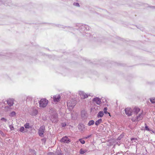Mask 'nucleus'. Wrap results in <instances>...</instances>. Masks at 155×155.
<instances>
[{
    "mask_svg": "<svg viewBox=\"0 0 155 155\" xmlns=\"http://www.w3.org/2000/svg\"><path fill=\"white\" fill-rule=\"evenodd\" d=\"M48 103V100L45 98H42L39 101V107H40L44 108L45 107Z\"/></svg>",
    "mask_w": 155,
    "mask_h": 155,
    "instance_id": "f257e3e1",
    "label": "nucleus"
},
{
    "mask_svg": "<svg viewBox=\"0 0 155 155\" xmlns=\"http://www.w3.org/2000/svg\"><path fill=\"white\" fill-rule=\"evenodd\" d=\"M45 127L44 126H41L38 130V134L40 136L42 137L44 136V133L45 130Z\"/></svg>",
    "mask_w": 155,
    "mask_h": 155,
    "instance_id": "f03ea898",
    "label": "nucleus"
},
{
    "mask_svg": "<svg viewBox=\"0 0 155 155\" xmlns=\"http://www.w3.org/2000/svg\"><path fill=\"white\" fill-rule=\"evenodd\" d=\"M51 121L53 123L58 122V118L57 114H55L52 116Z\"/></svg>",
    "mask_w": 155,
    "mask_h": 155,
    "instance_id": "7ed1b4c3",
    "label": "nucleus"
},
{
    "mask_svg": "<svg viewBox=\"0 0 155 155\" xmlns=\"http://www.w3.org/2000/svg\"><path fill=\"white\" fill-rule=\"evenodd\" d=\"M61 141L64 143H68L71 142V140L65 136L61 139Z\"/></svg>",
    "mask_w": 155,
    "mask_h": 155,
    "instance_id": "20e7f679",
    "label": "nucleus"
},
{
    "mask_svg": "<svg viewBox=\"0 0 155 155\" xmlns=\"http://www.w3.org/2000/svg\"><path fill=\"white\" fill-rule=\"evenodd\" d=\"M131 110L130 108L127 107L125 109V113L128 116H130L131 114Z\"/></svg>",
    "mask_w": 155,
    "mask_h": 155,
    "instance_id": "39448f33",
    "label": "nucleus"
},
{
    "mask_svg": "<svg viewBox=\"0 0 155 155\" xmlns=\"http://www.w3.org/2000/svg\"><path fill=\"white\" fill-rule=\"evenodd\" d=\"M67 104L68 106L70 107H73L75 105V103L74 101H68L67 102Z\"/></svg>",
    "mask_w": 155,
    "mask_h": 155,
    "instance_id": "423d86ee",
    "label": "nucleus"
},
{
    "mask_svg": "<svg viewBox=\"0 0 155 155\" xmlns=\"http://www.w3.org/2000/svg\"><path fill=\"white\" fill-rule=\"evenodd\" d=\"M8 105L11 107L14 104V100L13 99L10 98L7 101Z\"/></svg>",
    "mask_w": 155,
    "mask_h": 155,
    "instance_id": "0eeeda50",
    "label": "nucleus"
},
{
    "mask_svg": "<svg viewBox=\"0 0 155 155\" xmlns=\"http://www.w3.org/2000/svg\"><path fill=\"white\" fill-rule=\"evenodd\" d=\"M79 94L80 95L81 97L82 98L85 99L88 97L87 95L83 91H80L79 92Z\"/></svg>",
    "mask_w": 155,
    "mask_h": 155,
    "instance_id": "6e6552de",
    "label": "nucleus"
},
{
    "mask_svg": "<svg viewBox=\"0 0 155 155\" xmlns=\"http://www.w3.org/2000/svg\"><path fill=\"white\" fill-rule=\"evenodd\" d=\"M80 25L81 27V28L82 30H83L84 31L85 30H88L89 29V27L87 25L84 24H80Z\"/></svg>",
    "mask_w": 155,
    "mask_h": 155,
    "instance_id": "1a4fd4ad",
    "label": "nucleus"
},
{
    "mask_svg": "<svg viewBox=\"0 0 155 155\" xmlns=\"http://www.w3.org/2000/svg\"><path fill=\"white\" fill-rule=\"evenodd\" d=\"M93 101L94 103H96L97 105H100L101 103V99L98 97L94 98Z\"/></svg>",
    "mask_w": 155,
    "mask_h": 155,
    "instance_id": "9d476101",
    "label": "nucleus"
},
{
    "mask_svg": "<svg viewBox=\"0 0 155 155\" xmlns=\"http://www.w3.org/2000/svg\"><path fill=\"white\" fill-rule=\"evenodd\" d=\"M61 98V96L60 95H54L53 97L54 101L55 102H58Z\"/></svg>",
    "mask_w": 155,
    "mask_h": 155,
    "instance_id": "9b49d317",
    "label": "nucleus"
},
{
    "mask_svg": "<svg viewBox=\"0 0 155 155\" xmlns=\"http://www.w3.org/2000/svg\"><path fill=\"white\" fill-rule=\"evenodd\" d=\"M38 113L37 110L36 109H33L30 112V114L32 116H35Z\"/></svg>",
    "mask_w": 155,
    "mask_h": 155,
    "instance_id": "f8f14e48",
    "label": "nucleus"
},
{
    "mask_svg": "<svg viewBox=\"0 0 155 155\" xmlns=\"http://www.w3.org/2000/svg\"><path fill=\"white\" fill-rule=\"evenodd\" d=\"M143 117V114L142 113L139 114V115L136 117V119L139 120L141 119Z\"/></svg>",
    "mask_w": 155,
    "mask_h": 155,
    "instance_id": "ddd939ff",
    "label": "nucleus"
},
{
    "mask_svg": "<svg viewBox=\"0 0 155 155\" xmlns=\"http://www.w3.org/2000/svg\"><path fill=\"white\" fill-rule=\"evenodd\" d=\"M18 130L22 133H26L28 131V130L25 129L23 127H21Z\"/></svg>",
    "mask_w": 155,
    "mask_h": 155,
    "instance_id": "4468645a",
    "label": "nucleus"
},
{
    "mask_svg": "<svg viewBox=\"0 0 155 155\" xmlns=\"http://www.w3.org/2000/svg\"><path fill=\"white\" fill-rule=\"evenodd\" d=\"M104 115V112L103 111H100L97 114V117L98 118L102 117Z\"/></svg>",
    "mask_w": 155,
    "mask_h": 155,
    "instance_id": "2eb2a0df",
    "label": "nucleus"
},
{
    "mask_svg": "<svg viewBox=\"0 0 155 155\" xmlns=\"http://www.w3.org/2000/svg\"><path fill=\"white\" fill-rule=\"evenodd\" d=\"M140 110V108L137 107H135L134 109L133 112L134 114H137L138 113Z\"/></svg>",
    "mask_w": 155,
    "mask_h": 155,
    "instance_id": "dca6fc26",
    "label": "nucleus"
},
{
    "mask_svg": "<svg viewBox=\"0 0 155 155\" xmlns=\"http://www.w3.org/2000/svg\"><path fill=\"white\" fill-rule=\"evenodd\" d=\"M102 122V120L101 119H99L97 121H96L94 123L95 124L96 126H98L99 125L100 123H101Z\"/></svg>",
    "mask_w": 155,
    "mask_h": 155,
    "instance_id": "f3484780",
    "label": "nucleus"
},
{
    "mask_svg": "<svg viewBox=\"0 0 155 155\" xmlns=\"http://www.w3.org/2000/svg\"><path fill=\"white\" fill-rule=\"evenodd\" d=\"M94 123H95V122L94 120H90L89 121V122L87 124V125L88 126H91L92 125H93L94 124Z\"/></svg>",
    "mask_w": 155,
    "mask_h": 155,
    "instance_id": "a211bd4d",
    "label": "nucleus"
},
{
    "mask_svg": "<svg viewBox=\"0 0 155 155\" xmlns=\"http://www.w3.org/2000/svg\"><path fill=\"white\" fill-rule=\"evenodd\" d=\"M24 126L25 127V128L26 129H29L31 127L30 126L29 123H27L25 124Z\"/></svg>",
    "mask_w": 155,
    "mask_h": 155,
    "instance_id": "6ab92c4d",
    "label": "nucleus"
},
{
    "mask_svg": "<svg viewBox=\"0 0 155 155\" xmlns=\"http://www.w3.org/2000/svg\"><path fill=\"white\" fill-rule=\"evenodd\" d=\"M87 150H83L82 149H81L80 150V153L81 154H84L87 152Z\"/></svg>",
    "mask_w": 155,
    "mask_h": 155,
    "instance_id": "aec40b11",
    "label": "nucleus"
},
{
    "mask_svg": "<svg viewBox=\"0 0 155 155\" xmlns=\"http://www.w3.org/2000/svg\"><path fill=\"white\" fill-rule=\"evenodd\" d=\"M107 107H105L104 108V113L105 114H109V116H110V113H108V112H107Z\"/></svg>",
    "mask_w": 155,
    "mask_h": 155,
    "instance_id": "412c9836",
    "label": "nucleus"
},
{
    "mask_svg": "<svg viewBox=\"0 0 155 155\" xmlns=\"http://www.w3.org/2000/svg\"><path fill=\"white\" fill-rule=\"evenodd\" d=\"M16 115V113L15 111L11 112L9 114V116L11 117H14Z\"/></svg>",
    "mask_w": 155,
    "mask_h": 155,
    "instance_id": "4be33fe9",
    "label": "nucleus"
},
{
    "mask_svg": "<svg viewBox=\"0 0 155 155\" xmlns=\"http://www.w3.org/2000/svg\"><path fill=\"white\" fill-rule=\"evenodd\" d=\"M150 101L152 103H155V97H153L150 99Z\"/></svg>",
    "mask_w": 155,
    "mask_h": 155,
    "instance_id": "5701e85b",
    "label": "nucleus"
},
{
    "mask_svg": "<svg viewBox=\"0 0 155 155\" xmlns=\"http://www.w3.org/2000/svg\"><path fill=\"white\" fill-rule=\"evenodd\" d=\"M32 100V97L30 96H28L26 98V101H31Z\"/></svg>",
    "mask_w": 155,
    "mask_h": 155,
    "instance_id": "b1692460",
    "label": "nucleus"
},
{
    "mask_svg": "<svg viewBox=\"0 0 155 155\" xmlns=\"http://www.w3.org/2000/svg\"><path fill=\"white\" fill-rule=\"evenodd\" d=\"M79 141L82 144H84L85 143V141L84 140H83L82 139H79Z\"/></svg>",
    "mask_w": 155,
    "mask_h": 155,
    "instance_id": "393cba45",
    "label": "nucleus"
},
{
    "mask_svg": "<svg viewBox=\"0 0 155 155\" xmlns=\"http://www.w3.org/2000/svg\"><path fill=\"white\" fill-rule=\"evenodd\" d=\"M55 155H61V153L59 151V150H57L56 152Z\"/></svg>",
    "mask_w": 155,
    "mask_h": 155,
    "instance_id": "a878e982",
    "label": "nucleus"
},
{
    "mask_svg": "<svg viewBox=\"0 0 155 155\" xmlns=\"http://www.w3.org/2000/svg\"><path fill=\"white\" fill-rule=\"evenodd\" d=\"M73 5L75 6H76L77 7H79L80 5L79 4L78 2H74L73 3Z\"/></svg>",
    "mask_w": 155,
    "mask_h": 155,
    "instance_id": "bb28decb",
    "label": "nucleus"
},
{
    "mask_svg": "<svg viewBox=\"0 0 155 155\" xmlns=\"http://www.w3.org/2000/svg\"><path fill=\"white\" fill-rule=\"evenodd\" d=\"M47 155H55V153L53 152H49L47 153Z\"/></svg>",
    "mask_w": 155,
    "mask_h": 155,
    "instance_id": "cd10ccee",
    "label": "nucleus"
},
{
    "mask_svg": "<svg viewBox=\"0 0 155 155\" xmlns=\"http://www.w3.org/2000/svg\"><path fill=\"white\" fill-rule=\"evenodd\" d=\"M1 120L2 121H3L5 122H6L7 120L4 117H2L1 118Z\"/></svg>",
    "mask_w": 155,
    "mask_h": 155,
    "instance_id": "c85d7f7f",
    "label": "nucleus"
},
{
    "mask_svg": "<svg viewBox=\"0 0 155 155\" xmlns=\"http://www.w3.org/2000/svg\"><path fill=\"white\" fill-rule=\"evenodd\" d=\"M146 124V126L145 127V130H148V131L150 130V129L146 125V124Z\"/></svg>",
    "mask_w": 155,
    "mask_h": 155,
    "instance_id": "c756f323",
    "label": "nucleus"
},
{
    "mask_svg": "<svg viewBox=\"0 0 155 155\" xmlns=\"http://www.w3.org/2000/svg\"><path fill=\"white\" fill-rule=\"evenodd\" d=\"M66 126V124L65 123H61V126L63 127H64Z\"/></svg>",
    "mask_w": 155,
    "mask_h": 155,
    "instance_id": "7c9ffc66",
    "label": "nucleus"
},
{
    "mask_svg": "<svg viewBox=\"0 0 155 155\" xmlns=\"http://www.w3.org/2000/svg\"><path fill=\"white\" fill-rule=\"evenodd\" d=\"M91 135H89L87 136L86 137H85L84 138L86 139H87L89 138V137H91Z\"/></svg>",
    "mask_w": 155,
    "mask_h": 155,
    "instance_id": "2f4dec72",
    "label": "nucleus"
},
{
    "mask_svg": "<svg viewBox=\"0 0 155 155\" xmlns=\"http://www.w3.org/2000/svg\"><path fill=\"white\" fill-rule=\"evenodd\" d=\"M122 137V136L120 135V136L119 137L117 138V140H120L121 139Z\"/></svg>",
    "mask_w": 155,
    "mask_h": 155,
    "instance_id": "473e14b6",
    "label": "nucleus"
},
{
    "mask_svg": "<svg viewBox=\"0 0 155 155\" xmlns=\"http://www.w3.org/2000/svg\"><path fill=\"white\" fill-rule=\"evenodd\" d=\"M131 141L135 140H137V138H132L131 139Z\"/></svg>",
    "mask_w": 155,
    "mask_h": 155,
    "instance_id": "72a5a7b5",
    "label": "nucleus"
},
{
    "mask_svg": "<svg viewBox=\"0 0 155 155\" xmlns=\"http://www.w3.org/2000/svg\"><path fill=\"white\" fill-rule=\"evenodd\" d=\"M0 134L1 135L4 134L3 132L2 131H0Z\"/></svg>",
    "mask_w": 155,
    "mask_h": 155,
    "instance_id": "f704fd0d",
    "label": "nucleus"
},
{
    "mask_svg": "<svg viewBox=\"0 0 155 155\" xmlns=\"http://www.w3.org/2000/svg\"><path fill=\"white\" fill-rule=\"evenodd\" d=\"M60 28H64L63 27V25H59V27Z\"/></svg>",
    "mask_w": 155,
    "mask_h": 155,
    "instance_id": "c9c22d12",
    "label": "nucleus"
},
{
    "mask_svg": "<svg viewBox=\"0 0 155 155\" xmlns=\"http://www.w3.org/2000/svg\"><path fill=\"white\" fill-rule=\"evenodd\" d=\"M10 127H11V126H10ZM11 128V130H13V129H12V128Z\"/></svg>",
    "mask_w": 155,
    "mask_h": 155,
    "instance_id": "e433bc0d",
    "label": "nucleus"
},
{
    "mask_svg": "<svg viewBox=\"0 0 155 155\" xmlns=\"http://www.w3.org/2000/svg\"><path fill=\"white\" fill-rule=\"evenodd\" d=\"M152 7L153 8H155V7L154 6H152Z\"/></svg>",
    "mask_w": 155,
    "mask_h": 155,
    "instance_id": "4c0bfd02",
    "label": "nucleus"
},
{
    "mask_svg": "<svg viewBox=\"0 0 155 155\" xmlns=\"http://www.w3.org/2000/svg\"><path fill=\"white\" fill-rule=\"evenodd\" d=\"M12 128H13V129H14V128L13 127V126H12Z\"/></svg>",
    "mask_w": 155,
    "mask_h": 155,
    "instance_id": "58836bf2",
    "label": "nucleus"
},
{
    "mask_svg": "<svg viewBox=\"0 0 155 155\" xmlns=\"http://www.w3.org/2000/svg\"><path fill=\"white\" fill-rule=\"evenodd\" d=\"M72 28H70V29H71Z\"/></svg>",
    "mask_w": 155,
    "mask_h": 155,
    "instance_id": "ea45409f",
    "label": "nucleus"
}]
</instances>
